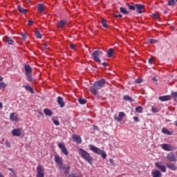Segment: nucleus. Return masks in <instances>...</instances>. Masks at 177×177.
I'll use <instances>...</instances> for the list:
<instances>
[{
    "instance_id": "412c9836",
    "label": "nucleus",
    "mask_w": 177,
    "mask_h": 177,
    "mask_svg": "<svg viewBox=\"0 0 177 177\" xmlns=\"http://www.w3.org/2000/svg\"><path fill=\"white\" fill-rule=\"evenodd\" d=\"M10 120L11 121H19V118L17 116H16V114L15 113H12L10 115Z\"/></svg>"
},
{
    "instance_id": "bb28decb",
    "label": "nucleus",
    "mask_w": 177,
    "mask_h": 177,
    "mask_svg": "<svg viewBox=\"0 0 177 177\" xmlns=\"http://www.w3.org/2000/svg\"><path fill=\"white\" fill-rule=\"evenodd\" d=\"M120 10L121 13H123V15H129V12H128V10H127V8L124 7H120Z\"/></svg>"
},
{
    "instance_id": "b1692460",
    "label": "nucleus",
    "mask_w": 177,
    "mask_h": 177,
    "mask_svg": "<svg viewBox=\"0 0 177 177\" xmlns=\"http://www.w3.org/2000/svg\"><path fill=\"white\" fill-rule=\"evenodd\" d=\"M67 24V21H60L59 24H58V27H59V28H63V27H64V26H66Z\"/></svg>"
},
{
    "instance_id": "864d4df0",
    "label": "nucleus",
    "mask_w": 177,
    "mask_h": 177,
    "mask_svg": "<svg viewBox=\"0 0 177 177\" xmlns=\"http://www.w3.org/2000/svg\"><path fill=\"white\" fill-rule=\"evenodd\" d=\"M71 49H75V44H71L70 45Z\"/></svg>"
},
{
    "instance_id": "aec40b11",
    "label": "nucleus",
    "mask_w": 177,
    "mask_h": 177,
    "mask_svg": "<svg viewBox=\"0 0 177 177\" xmlns=\"http://www.w3.org/2000/svg\"><path fill=\"white\" fill-rule=\"evenodd\" d=\"M124 115H125V113L120 112L118 117H117V116L115 117V120H116V121H122V120L124 118Z\"/></svg>"
},
{
    "instance_id": "20e7f679",
    "label": "nucleus",
    "mask_w": 177,
    "mask_h": 177,
    "mask_svg": "<svg viewBox=\"0 0 177 177\" xmlns=\"http://www.w3.org/2000/svg\"><path fill=\"white\" fill-rule=\"evenodd\" d=\"M25 75L27 77L29 82H34V79H32V68L31 66L25 65Z\"/></svg>"
},
{
    "instance_id": "8fccbe9b",
    "label": "nucleus",
    "mask_w": 177,
    "mask_h": 177,
    "mask_svg": "<svg viewBox=\"0 0 177 177\" xmlns=\"http://www.w3.org/2000/svg\"><path fill=\"white\" fill-rule=\"evenodd\" d=\"M136 84H141L142 83V79H137L136 80Z\"/></svg>"
},
{
    "instance_id": "9d476101",
    "label": "nucleus",
    "mask_w": 177,
    "mask_h": 177,
    "mask_svg": "<svg viewBox=\"0 0 177 177\" xmlns=\"http://www.w3.org/2000/svg\"><path fill=\"white\" fill-rule=\"evenodd\" d=\"M136 9L137 10L138 13H143V12H145V5L136 4Z\"/></svg>"
},
{
    "instance_id": "c9c22d12",
    "label": "nucleus",
    "mask_w": 177,
    "mask_h": 177,
    "mask_svg": "<svg viewBox=\"0 0 177 177\" xmlns=\"http://www.w3.org/2000/svg\"><path fill=\"white\" fill-rule=\"evenodd\" d=\"M123 99H124V100H127L129 102H131V100H132V98L129 95H124L123 97Z\"/></svg>"
},
{
    "instance_id": "e433bc0d",
    "label": "nucleus",
    "mask_w": 177,
    "mask_h": 177,
    "mask_svg": "<svg viewBox=\"0 0 177 177\" xmlns=\"http://www.w3.org/2000/svg\"><path fill=\"white\" fill-rule=\"evenodd\" d=\"M59 165V168H60L61 171H64L65 169L66 168V165H64L63 162L61 163V164Z\"/></svg>"
},
{
    "instance_id": "6e6d98bb",
    "label": "nucleus",
    "mask_w": 177,
    "mask_h": 177,
    "mask_svg": "<svg viewBox=\"0 0 177 177\" xmlns=\"http://www.w3.org/2000/svg\"><path fill=\"white\" fill-rule=\"evenodd\" d=\"M102 65L106 67V66H109V64L106 62L102 63Z\"/></svg>"
},
{
    "instance_id": "774afa93",
    "label": "nucleus",
    "mask_w": 177,
    "mask_h": 177,
    "mask_svg": "<svg viewBox=\"0 0 177 177\" xmlns=\"http://www.w3.org/2000/svg\"><path fill=\"white\" fill-rule=\"evenodd\" d=\"M94 1H97V0H94Z\"/></svg>"
},
{
    "instance_id": "6ab92c4d",
    "label": "nucleus",
    "mask_w": 177,
    "mask_h": 177,
    "mask_svg": "<svg viewBox=\"0 0 177 177\" xmlns=\"http://www.w3.org/2000/svg\"><path fill=\"white\" fill-rule=\"evenodd\" d=\"M4 42H6L8 44V45H13V40L12 39V37H9L8 36H5L3 37Z\"/></svg>"
},
{
    "instance_id": "5fc2aeb1",
    "label": "nucleus",
    "mask_w": 177,
    "mask_h": 177,
    "mask_svg": "<svg viewBox=\"0 0 177 177\" xmlns=\"http://www.w3.org/2000/svg\"><path fill=\"white\" fill-rule=\"evenodd\" d=\"M109 162H111V164L112 165H114V160H113V159H110V160H109Z\"/></svg>"
},
{
    "instance_id": "4d7b16f0",
    "label": "nucleus",
    "mask_w": 177,
    "mask_h": 177,
    "mask_svg": "<svg viewBox=\"0 0 177 177\" xmlns=\"http://www.w3.org/2000/svg\"><path fill=\"white\" fill-rule=\"evenodd\" d=\"M113 17H115V19H118V15H113Z\"/></svg>"
},
{
    "instance_id": "de8ad7c7",
    "label": "nucleus",
    "mask_w": 177,
    "mask_h": 177,
    "mask_svg": "<svg viewBox=\"0 0 177 177\" xmlns=\"http://www.w3.org/2000/svg\"><path fill=\"white\" fill-rule=\"evenodd\" d=\"M32 24H34V22L32 21H28V26H29V27H31Z\"/></svg>"
},
{
    "instance_id": "f704fd0d",
    "label": "nucleus",
    "mask_w": 177,
    "mask_h": 177,
    "mask_svg": "<svg viewBox=\"0 0 177 177\" xmlns=\"http://www.w3.org/2000/svg\"><path fill=\"white\" fill-rule=\"evenodd\" d=\"M102 25L104 27V28H107V21L104 19H102Z\"/></svg>"
},
{
    "instance_id": "0eeeda50",
    "label": "nucleus",
    "mask_w": 177,
    "mask_h": 177,
    "mask_svg": "<svg viewBox=\"0 0 177 177\" xmlns=\"http://www.w3.org/2000/svg\"><path fill=\"white\" fill-rule=\"evenodd\" d=\"M162 149H163V150H165L166 151H175L177 148L176 147H172L168 144H162Z\"/></svg>"
},
{
    "instance_id": "680f3d73",
    "label": "nucleus",
    "mask_w": 177,
    "mask_h": 177,
    "mask_svg": "<svg viewBox=\"0 0 177 177\" xmlns=\"http://www.w3.org/2000/svg\"><path fill=\"white\" fill-rule=\"evenodd\" d=\"M11 172H15V169H9Z\"/></svg>"
},
{
    "instance_id": "423d86ee",
    "label": "nucleus",
    "mask_w": 177,
    "mask_h": 177,
    "mask_svg": "<svg viewBox=\"0 0 177 177\" xmlns=\"http://www.w3.org/2000/svg\"><path fill=\"white\" fill-rule=\"evenodd\" d=\"M37 177H45V168H44L42 167V165H39L37 166Z\"/></svg>"
},
{
    "instance_id": "603ef678",
    "label": "nucleus",
    "mask_w": 177,
    "mask_h": 177,
    "mask_svg": "<svg viewBox=\"0 0 177 177\" xmlns=\"http://www.w3.org/2000/svg\"><path fill=\"white\" fill-rule=\"evenodd\" d=\"M6 145L7 147H10V143L9 142H8V140L6 141Z\"/></svg>"
},
{
    "instance_id": "4468645a",
    "label": "nucleus",
    "mask_w": 177,
    "mask_h": 177,
    "mask_svg": "<svg viewBox=\"0 0 177 177\" xmlns=\"http://www.w3.org/2000/svg\"><path fill=\"white\" fill-rule=\"evenodd\" d=\"M72 138L75 142H77L79 144L82 143V140L81 139V137L77 134H73Z\"/></svg>"
},
{
    "instance_id": "3c124183",
    "label": "nucleus",
    "mask_w": 177,
    "mask_h": 177,
    "mask_svg": "<svg viewBox=\"0 0 177 177\" xmlns=\"http://www.w3.org/2000/svg\"><path fill=\"white\" fill-rule=\"evenodd\" d=\"M172 96H174V97H177V91L171 93Z\"/></svg>"
},
{
    "instance_id": "37998d69",
    "label": "nucleus",
    "mask_w": 177,
    "mask_h": 177,
    "mask_svg": "<svg viewBox=\"0 0 177 177\" xmlns=\"http://www.w3.org/2000/svg\"><path fill=\"white\" fill-rule=\"evenodd\" d=\"M133 120H134V121H136V122H140V120H139V118L138 116H134Z\"/></svg>"
},
{
    "instance_id": "49530a36",
    "label": "nucleus",
    "mask_w": 177,
    "mask_h": 177,
    "mask_svg": "<svg viewBox=\"0 0 177 177\" xmlns=\"http://www.w3.org/2000/svg\"><path fill=\"white\" fill-rule=\"evenodd\" d=\"M152 111H153L154 113H157L158 111V108L153 106Z\"/></svg>"
},
{
    "instance_id": "9b49d317",
    "label": "nucleus",
    "mask_w": 177,
    "mask_h": 177,
    "mask_svg": "<svg viewBox=\"0 0 177 177\" xmlns=\"http://www.w3.org/2000/svg\"><path fill=\"white\" fill-rule=\"evenodd\" d=\"M22 133L23 132L21 131V129H15L12 131V136H21Z\"/></svg>"
},
{
    "instance_id": "ddd939ff",
    "label": "nucleus",
    "mask_w": 177,
    "mask_h": 177,
    "mask_svg": "<svg viewBox=\"0 0 177 177\" xmlns=\"http://www.w3.org/2000/svg\"><path fill=\"white\" fill-rule=\"evenodd\" d=\"M54 160L56 164H58V165L63 163V158L60 157L59 155H55Z\"/></svg>"
},
{
    "instance_id": "f257e3e1",
    "label": "nucleus",
    "mask_w": 177,
    "mask_h": 177,
    "mask_svg": "<svg viewBox=\"0 0 177 177\" xmlns=\"http://www.w3.org/2000/svg\"><path fill=\"white\" fill-rule=\"evenodd\" d=\"M106 80L104 79H101L100 80L95 82L93 86L90 87V92L96 96V95H97V91L102 89V88H104Z\"/></svg>"
},
{
    "instance_id": "338daca9",
    "label": "nucleus",
    "mask_w": 177,
    "mask_h": 177,
    "mask_svg": "<svg viewBox=\"0 0 177 177\" xmlns=\"http://www.w3.org/2000/svg\"><path fill=\"white\" fill-rule=\"evenodd\" d=\"M45 46L46 47V46H48V45H47V44H45Z\"/></svg>"
},
{
    "instance_id": "2f4dec72",
    "label": "nucleus",
    "mask_w": 177,
    "mask_h": 177,
    "mask_svg": "<svg viewBox=\"0 0 177 177\" xmlns=\"http://www.w3.org/2000/svg\"><path fill=\"white\" fill-rule=\"evenodd\" d=\"M136 113H143V108L141 106H137L136 108Z\"/></svg>"
},
{
    "instance_id": "6e6552de",
    "label": "nucleus",
    "mask_w": 177,
    "mask_h": 177,
    "mask_svg": "<svg viewBox=\"0 0 177 177\" xmlns=\"http://www.w3.org/2000/svg\"><path fill=\"white\" fill-rule=\"evenodd\" d=\"M58 147L62 151V153L64 154V156H68V151L67 150L66 145H64V143L59 142L58 144Z\"/></svg>"
},
{
    "instance_id": "f8f14e48",
    "label": "nucleus",
    "mask_w": 177,
    "mask_h": 177,
    "mask_svg": "<svg viewBox=\"0 0 177 177\" xmlns=\"http://www.w3.org/2000/svg\"><path fill=\"white\" fill-rule=\"evenodd\" d=\"M155 167H156V168H158V169L162 171V172H167V167H165V166L164 165H160V162H156L155 163Z\"/></svg>"
},
{
    "instance_id": "a19ab883",
    "label": "nucleus",
    "mask_w": 177,
    "mask_h": 177,
    "mask_svg": "<svg viewBox=\"0 0 177 177\" xmlns=\"http://www.w3.org/2000/svg\"><path fill=\"white\" fill-rule=\"evenodd\" d=\"M35 35H36V37L39 38V39H41V38H42V35H41L39 33V32H36Z\"/></svg>"
},
{
    "instance_id": "e2e57ef3",
    "label": "nucleus",
    "mask_w": 177,
    "mask_h": 177,
    "mask_svg": "<svg viewBox=\"0 0 177 177\" xmlns=\"http://www.w3.org/2000/svg\"><path fill=\"white\" fill-rule=\"evenodd\" d=\"M152 80H153V81L157 82V79H156V77H153Z\"/></svg>"
},
{
    "instance_id": "2eb2a0df",
    "label": "nucleus",
    "mask_w": 177,
    "mask_h": 177,
    "mask_svg": "<svg viewBox=\"0 0 177 177\" xmlns=\"http://www.w3.org/2000/svg\"><path fill=\"white\" fill-rule=\"evenodd\" d=\"M166 167L169 168V169H171V171H176L177 166L176 165L170 162V163H166Z\"/></svg>"
},
{
    "instance_id": "79ce46f5",
    "label": "nucleus",
    "mask_w": 177,
    "mask_h": 177,
    "mask_svg": "<svg viewBox=\"0 0 177 177\" xmlns=\"http://www.w3.org/2000/svg\"><path fill=\"white\" fill-rule=\"evenodd\" d=\"M64 174L65 175H67L68 174V171H70V166H68L66 169H64Z\"/></svg>"
},
{
    "instance_id": "a211bd4d",
    "label": "nucleus",
    "mask_w": 177,
    "mask_h": 177,
    "mask_svg": "<svg viewBox=\"0 0 177 177\" xmlns=\"http://www.w3.org/2000/svg\"><path fill=\"white\" fill-rule=\"evenodd\" d=\"M152 177H161L162 176V174L160 170H153L151 173Z\"/></svg>"
},
{
    "instance_id": "f03ea898",
    "label": "nucleus",
    "mask_w": 177,
    "mask_h": 177,
    "mask_svg": "<svg viewBox=\"0 0 177 177\" xmlns=\"http://www.w3.org/2000/svg\"><path fill=\"white\" fill-rule=\"evenodd\" d=\"M79 154H80L82 158H84L88 164H92L93 162V158L91 156V154L83 149H79Z\"/></svg>"
},
{
    "instance_id": "a18cd8bd",
    "label": "nucleus",
    "mask_w": 177,
    "mask_h": 177,
    "mask_svg": "<svg viewBox=\"0 0 177 177\" xmlns=\"http://www.w3.org/2000/svg\"><path fill=\"white\" fill-rule=\"evenodd\" d=\"M153 62H154V59L153 57L149 58V64H153Z\"/></svg>"
},
{
    "instance_id": "13d9d810",
    "label": "nucleus",
    "mask_w": 177,
    "mask_h": 177,
    "mask_svg": "<svg viewBox=\"0 0 177 177\" xmlns=\"http://www.w3.org/2000/svg\"><path fill=\"white\" fill-rule=\"evenodd\" d=\"M118 17H120V18L122 17V15L121 14L118 15Z\"/></svg>"
},
{
    "instance_id": "4c0bfd02",
    "label": "nucleus",
    "mask_w": 177,
    "mask_h": 177,
    "mask_svg": "<svg viewBox=\"0 0 177 177\" xmlns=\"http://www.w3.org/2000/svg\"><path fill=\"white\" fill-rule=\"evenodd\" d=\"M148 44H157V40L150 39L148 40Z\"/></svg>"
},
{
    "instance_id": "393cba45",
    "label": "nucleus",
    "mask_w": 177,
    "mask_h": 177,
    "mask_svg": "<svg viewBox=\"0 0 177 177\" xmlns=\"http://www.w3.org/2000/svg\"><path fill=\"white\" fill-rule=\"evenodd\" d=\"M113 53H114V50L113 48H109L107 51L108 57H113Z\"/></svg>"
},
{
    "instance_id": "7ed1b4c3",
    "label": "nucleus",
    "mask_w": 177,
    "mask_h": 177,
    "mask_svg": "<svg viewBox=\"0 0 177 177\" xmlns=\"http://www.w3.org/2000/svg\"><path fill=\"white\" fill-rule=\"evenodd\" d=\"M88 147L90 150H91V151H93V153H95V154H99V156H102V158H106L107 157V154H106V152L101 150L98 147H96L92 145H90Z\"/></svg>"
},
{
    "instance_id": "39448f33",
    "label": "nucleus",
    "mask_w": 177,
    "mask_h": 177,
    "mask_svg": "<svg viewBox=\"0 0 177 177\" xmlns=\"http://www.w3.org/2000/svg\"><path fill=\"white\" fill-rule=\"evenodd\" d=\"M103 53V52L100 51V50H95L92 53V56L94 59V60L95 62H97V63H102V62L100 61V59H99V56H100Z\"/></svg>"
},
{
    "instance_id": "5701e85b",
    "label": "nucleus",
    "mask_w": 177,
    "mask_h": 177,
    "mask_svg": "<svg viewBox=\"0 0 177 177\" xmlns=\"http://www.w3.org/2000/svg\"><path fill=\"white\" fill-rule=\"evenodd\" d=\"M37 9L39 13H44V10H45V6H44V4H39Z\"/></svg>"
},
{
    "instance_id": "ea45409f",
    "label": "nucleus",
    "mask_w": 177,
    "mask_h": 177,
    "mask_svg": "<svg viewBox=\"0 0 177 177\" xmlns=\"http://www.w3.org/2000/svg\"><path fill=\"white\" fill-rule=\"evenodd\" d=\"M4 88H6V84L3 82L0 83V89H3Z\"/></svg>"
},
{
    "instance_id": "72a5a7b5",
    "label": "nucleus",
    "mask_w": 177,
    "mask_h": 177,
    "mask_svg": "<svg viewBox=\"0 0 177 177\" xmlns=\"http://www.w3.org/2000/svg\"><path fill=\"white\" fill-rule=\"evenodd\" d=\"M68 177H82V176H81V174H74V173H71Z\"/></svg>"
},
{
    "instance_id": "4be33fe9",
    "label": "nucleus",
    "mask_w": 177,
    "mask_h": 177,
    "mask_svg": "<svg viewBox=\"0 0 177 177\" xmlns=\"http://www.w3.org/2000/svg\"><path fill=\"white\" fill-rule=\"evenodd\" d=\"M44 114H46L48 117H50V115H52V114H53V112L48 109H45L44 110Z\"/></svg>"
},
{
    "instance_id": "1a4fd4ad",
    "label": "nucleus",
    "mask_w": 177,
    "mask_h": 177,
    "mask_svg": "<svg viewBox=\"0 0 177 177\" xmlns=\"http://www.w3.org/2000/svg\"><path fill=\"white\" fill-rule=\"evenodd\" d=\"M167 160H168L169 161H171V162H176L177 158L175 156V154H174V153L171 152L167 154Z\"/></svg>"
},
{
    "instance_id": "7c9ffc66",
    "label": "nucleus",
    "mask_w": 177,
    "mask_h": 177,
    "mask_svg": "<svg viewBox=\"0 0 177 177\" xmlns=\"http://www.w3.org/2000/svg\"><path fill=\"white\" fill-rule=\"evenodd\" d=\"M24 88H25L26 91H29V92H31V93H34V91L32 90V88H31L29 85L24 86Z\"/></svg>"
},
{
    "instance_id": "09e8293b",
    "label": "nucleus",
    "mask_w": 177,
    "mask_h": 177,
    "mask_svg": "<svg viewBox=\"0 0 177 177\" xmlns=\"http://www.w3.org/2000/svg\"><path fill=\"white\" fill-rule=\"evenodd\" d=\"M21 37H22L23 41H26V39H27V37L26 36L25 34H22V35H21Z\"/></svg>"
},
{
    "instance_id": "dca6fc26",
    "label": "nucleus",
    "mask_w": 177,
    "mask_h": 177,
    "mask_svg": "<svg viewBox=\"0 0 177 177\" xmlns=\"http://www.w3.org/2000/svg\"><path fill=\"white\" fill-rule=\"evenodd\" d=\"M171 99H172V97H171V95H165L159 97V100H160V102H167L168 100H171Z\"/></svg>"
},
{
    "instance_id": "bf43d9fd",
    "label": "nucleus",
    "mask_w": 177,
    "mask_h": 177,
    "mask_svg": "<svg viewBox=\"0 0 177 177\" xmlns=\"http://www.w3.org/2000/svg\"><path fill=\"white\" fill-rule=\"evenodd\" d=\"M2 81H3V77L0 76V82H2Z\"/></svg>"
},
{
    "instance_id": "f3484780",
    "label": "nucleus",
    "mask_w": 177,
    "mask_h": 177,
    "mask_svg": "<svg viewBox=\"0 0 177 177\" xmlns=\"http://www.w3.org/2000/svg\"><path fill=\"white\" fill-rule=\"evenodd\" d=\"M58 104L59 105V107H64V106H66V103H64V101L63 100V97H57V100Z\"/></svg>"
},
{
    "instance_id": "cd10ccee",
    "label": "nucleus",
    "mask_w": 177,
    "mask_h": 177,
    "mask_svg": "<svg viewBox=\"0 0 177 177\" xmlns=\"http://www.w3.org/2000/svg\"><path fill=\"white\" fill-rule=\"evenodd\" d=\"M127 6H128L129 10H135L136 9V4L135 6L130 5L129 3H126Z\"/></svg>"
},
{
    "instance_id": "69168bd1",
    "label": "nucleus",
    "mask_w": 177,
    "mask_h": 177,
    "mask_svg": "<svg viewBox=\"0 0 177 177\" xmlns=\"http://www.w3.org/2000/svg\"><path fill=\"white\" fill-rule=\"evenodd\" d=\"M175 125L177 127V121L175 122Z\"/></svg>"
},
{
    "instance_id": "c03bdc74",
    "label": "nucleus",
    "mask_w": 177,
    "mask_h": 177,
    "mask_svg": "<svg viewBox=\"0 0 177 177\" xmlns=\"http://www.w3.org/2000/svg\"><path fill=\"white\" fill-rule=\"evenodd\" d=\"M153 19L158 20L160 17L158 16V14H153Z\"/></svg>"
},
{
    "instance_id": "0e129e2a",
    "label": "nucleus",
    "mask_w": 177,
    "mask_h": 177,
    "mask_svg": "<svg viewBox=\"0 0 177 177\" xmlns=\"http://www.w3.org/2000/svg\"><path fill=\"white\" fill-rule=\"evenodd\" d=\"M2 107H3V106L2 105V103L0 102V109H2Z\"/></svg>"
},
{
    "instance_id": "a878e982",
    "label": "nucleus",
    "mask_w": 177,
    "mask_h": 177,
    "mask_svg": "<svg viewBox=\"0 0 177 177\" xmlns=\"http://www.w3.org/2000/svg\"><path fill=\"white\" fill-rule=\"evenodd\" d=\"M17 8H18V10H19V12L21 13H24V15H26V13H27L28 12V10L21 8V6H19Z\"/></svg>"
},
{
    "instance_id": "473e14b6",
    "label": "nucleus",
    "mask_w": 177,
    "mask_h": 177,
    "mask_svg": "<svg viewBox=\"0 0 177 177\" xmlns=\"http://www.w3.org/2000/svg\"><path fill=\"white\" fill-rule=\"evenodd\" d=\"M78 102H79L80 104H86L87 101L85 99L80 98L78 100Z\"/></svg>"
},
{
    "instance_id": "052dcab7",
    "label": "nucleus",
    "mask_w": 177,
    "mask_h": 177,
    "mask_svg": "<svg viewBox=\"0 0 177 177\" xmlns=\"http://www.w3.org/2000/svg\"><path fill=\"white\" fill-rule=\"evenodd\" d=\"M0 177H5L2 173L0 172Z\"/></svg>"
},
{
    "instance_id": "c756f323",
    "label": "nucleus",
    "mask_w": 177,
    "mask_h": 177,
    "mask_svg": "<svg viewBox=\"0 0 177 177\" xmlns=\"http://www.w3.org/2000/svg\"><path fill=\"white\" fill-rule=\"evenodd\" d=\"M168 6H175L176 5V2L175 0H169L167 3Z\"/></svg>"
},
{
    "instance_id": "58836bf2",
    "label": "nucleus",
    "mask_w": 177,
    "mask_h": 177,
    "mask_svg": "<svg viewBox=\"0 0 177 177\" xmlns=\"http://www.w3.org/2000/svg\"><path fill=\"white\" fill-rule=\"evenodd\" d=\"M52 120L55 125H60V122H59V120H55V118H53Z\"/></svg>"
},
{
    "instance_id": "c85d7f7f",
    "label": "nucleus",
    "mask_w": 177,
    "mask_h": 177,
    "mask_svg": "<svg viewBox=\"0 0 177 177\" xmlns=\"http://www.w3.org/2000/svg\"><path fill=\"white\" fill-rule=\"evenodd\" d=\"M162 133H165V135H172V132L169 131L168 129L165 128L162 129Z\"/></svg>"
}]
</instances>
